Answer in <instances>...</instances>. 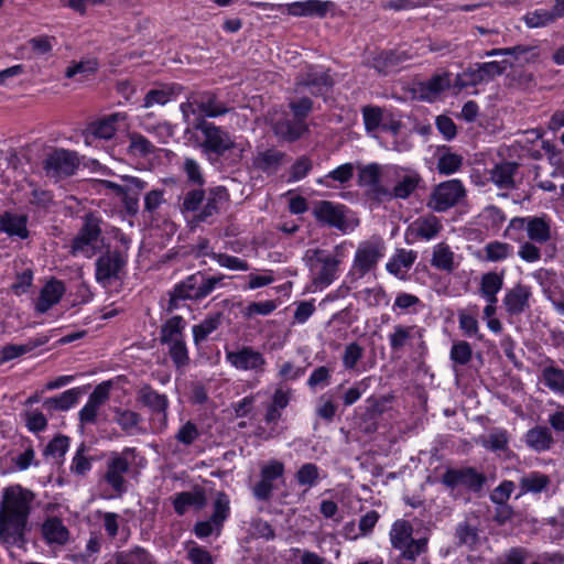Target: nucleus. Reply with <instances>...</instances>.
<instances>
[{"label": "nucleus", "instance_id": "obj_1", "mask_svg": "<svg viewBox=\"0 0 564 564\" xmlns=\"http://www.w3.org/2000/svg\"><path fill=\"white\" fill-rule=\"evenodd\" d=\"M420 174L397 164L369 163L358 166V184L377 200L406 199L419 186Z\"/></svg>", "mask_w": 564, "mask_h": 564}, {"label": "nucleus", "instance_id": "obj_2", "mask_svg": "<svg viewBox=\"0 0 564 564\" xmlns=\"http://www.w3.org/2000/svg\"><path fill=\"white\" fill-rule=\"evenodd\" d=\"M34 499L33 491L21 485L3 488L0 501L1 543L18 546L24 543Z\"/></svg>", "mask_w": 564, "mask_h": 564}, {"label": "nucleus", "instance_id": "obj_3", "mask_svg": "<svg viewBox=\"0 0 564 564\" xmlns=\"http://www.w3.org/2000/svg\"><path fill=\"white\" fill-rule=\"evenodd\" d=\"M195 128L200 130L204 135L202 147L206 152L215 153L218 156L229 152L230 160L234 163L241 161L251 150V144L248 140L240 137L234 138L228 131L212 122L202 119L195 124Z\"/></svg>", "mask_w": 564, "mask_h": 564}, {"label": "nucleus", "instance_id": "obj_4", "mask_svg": "<svg viewBox=\"0 0 564 564\" xmlns=\"http://www.w3.org/2000/svg\"><path fill=\"white\" fill-rule=\"evenodd\" d=\"M351 246L350 242H343L336 246L332 252L322 249L308 251L315 284L324 289L337 279L339 265L347 256L348 247Z\"/></svg>", "mask_w": 564, "mask_h": 564}, {"label": "nucleus", "instance_id": "obj_5", "mask_svg": "<svg viewBox=\"0 0 564 564\" xmlns=\"http://www.w3.org/2000/svg\"><path fill=\"white\" fill-rule=\"evenodd\" d=\"M384 254L386 246L380 238H372L359 242L349 270V275L354 279H361L373 272Z\"/></svg>", "mask_w": 564, "mask_h": 564}, {"label": "nucleus", "instance_id": "obj_6", "mask_svg": "<svg viewBox=\"0 0 564 564\" xmlns=\"http://www.w3.org/2000/svg\"><path fill=\"white\" fill-rule=\"evenodd\" d=\"M314 216L318 223L334 227L343 234L354 231L359 225L355 213L341 204L328 200H323L315 206Z\"/></svg>", "mask_w": 564, "mask_h": 564}, {"label": "nucleus", "instance_id": "obj_7", "mask_svg": "<svg viewBox=\"0 0 564 564\" xmlns=\"http://www.w3.org/2000/svg\"><path fill=\"white\" fill-rule=\"evenodd\" d=\"M223 276H205L195 273L176 284L172 300H200L209 295L221 282Z\"/></svg>", "mask_w": 564, "mask_h": 564}, {"label": "nucleus", "instance_id": "obj_8", "mask_svg": "<svg viewBox=\"0 0 564 564\" xmlns=\"http://www.w3.org/2000/svg\"><path fill=\"white\" fill-rule=\"evenodd\" d=\"M138 401L148 406L152 412L151 432L159 434L165 431L167 427V397L156 392L149 386H144L138 391Z\"/></svg>", "mask_w": 564, "mask_h": 564}, {"label": "nucleus", "instance_id": "obj_9", "mask_svg": "<svg viewBox=\"0 0 564 564\" xmlns=\"http://www.w3.org/2000/svg\"><path fill=\"white\" fill-rule=\"evenodd\" d=\"M466 189L459 180L440 183L432 191L427 206L438 213L446 212L464 199Z\"/></svg>", "mask_w": 564, "mask_h": 564}, {"label": "nucleus", "instance_id": "obj_10", "mask_svg": "<svg viewBox=\"0 0 564 564\" xmlns=\"http://www.w3.org/2000/svg\"><path fill=\"white\" fill-rule=\"evenodd\" d=\"M180 109L186 120L191 115L215 118L228 112V108L210 93L192 94L185 102L181 104Z\"/></svg>", "mask_w": 564, "mask_h": 564}, {"label": "nucleus", "instance_id": "obj_11", "mask_svg": "<svg viewBox=\"0 0 564 564\" xmlns=\"http://www.w3.org/2000/svg\"><path fill=\"white\" fill-rule=\"evenodd\" d=\"M226 361L237 370L252 372L256 376L263 375L268 366L263 354L251 346L226 351Z\"/></svg>", "mask_w": 564, "mask_h": 564}, {"label": "nucleus", "instance_id": "obj_12", "mask_svg": "<svg viewBox=\"0 0 564 564\" xmlns=\"http://www.w3.org/2000/svg\"><path fill=\"white\" fill-rule=\"evenodd\" d=\"M100 234L99 220L93 215L87 216L82 230L73 241V253L85 258L95 256L101 247Z\"/></svg>", "mask_w": 564, "mask_h": 564}, {"label": "nucleus", "instance_id": "obj_13", "mask_svg": "<svg viewBox=\"0 0 564 564\" xmlns=\"http://www.w3.org/2000/svg\"><path fill=\"white\" fill-rule=\"evenodd\" d=\"M365 128L368 132H387L397 134L401 128L400 117L393 112L376 106H367L362 109Z\"/></svg>", "mask_w": 564, "mask_h": 564}, {"label": "nucleus", "instance_id": "obj_14", "mask_svg": "<svg viewBox=\"0 0 564 564\" xmlns=\"http://www.w3.org/2000/svg\"><path fill=\"white\" fill-rule=\"evenodd\" d=\"M513 229H525L528 238L539 243L546 242L551 238L550 221L545 217H514L510 220L506 235H510Z\"/></svg>", "mask_w": 564, "mask_h": 564}, {"label": "nucleus", "instance_id": "obj_15", "mask_svg": "<svg viewBox=\"0 0 564 564\" xmlns=\"http://www.w3.org/2000/svg\"><path fill=\"white\" fill-rule=\"evenodd\" d=\"M332 86L333 79L327 70L318 66H308L296 84V91L307 90L312 95L323 96Z\"/></svg>", "mask_w": 564, "mask_h": 564}, {"label": "nucleus", "instance_id": "obj_16", "mask_svg": "<svg viewBox=\"0 0 564 564\" xmlns=\"http://www.w3.org/2000/svg\"><path fill=\"white\" fill-rule=\"evenodd\" d=\"M443 229V224L434 215H424L413 220L405 231L408 243L417 241H431L435 239Z\"/></svg>", "mask_w": 564, "mask_h": 564}, {"label": "nucleus", "instance_id": "obj_17", "mask_svg": "<svg viewBox=\"0 0 564 564\" xmlns=\"http://www.w3.org/2000/svg\"><path fill=\"white\" fill-rule=\"evenodd\" d=\"M132 448H126L120 454H115L107 462V469L104 480L111 487L116 495H122L127 490L124 475L129 470V460L127 454Z\"/></svg>", "mask_w": 564, "mask_h": 564}, {"label": "nucleus", "instance_id": "obj_18", "mask_svg": "<svg viewBox=\"0 0 564 564\" xmlns=\"http://www.w3.org/2000/svg\"><path fill=\"white\" fill-rule=\"evenodd\" d=\"M261 479L254 485L252 492L259 500H268L274 489L273 481L284 474V464L271 459L261 466Z\"/></svg>", "mask_w": 564, "mask_h": 564}, {"label": "nucleus", "instance_id": "obj_19", "mask_svg": "<svg viewBox=\"0 0 564 564\" xmlns=\"http://www.w3.org/2000/svg\"><path fill=\"white\" fill-rule=\"evenodd\" d=\"M442 482L451 489L465 487L477 490L482 486L484 477L470 467L449 468L442 476Z\"/></svg>", "mask_w": 564, "mask_h": 564}, {"label": "nucleus", "instance_id": "obj_20", "mask_svg": "<svg viewBox=\"0 0 564 564\" xmlns=\"http://www.w3.org/2000/svg\"><path fill=\"white\" fill-rule=\"evenodd\" d=\"M126 264L124 258L119 252H109L101 256L96 262V280L104 288L110 285L112 280L119 278V273Z\"/></svg>", "mask_w": 564, "mask_h": 564}, {"label": "nucleus", "instance_id": "obj_21", "mask_svg": "<svg viewBox=\"0 0 564 564\" xmlns=\"http://www.w3.org/2000/svg\"><path fill=\"white\" fill-rule=\"evenodd\" d=\"M452 86V78L448 72L433 75L431 78L416 84L414 91L419 98L426 101H435L445 90Z\"/></svg>", "mask_w": 564, "mask_h": 564}, {"label": "nucleus", "instance_id": "obj_22", "mask_svg": "<svg viewBox=\"0 0 564 564\" xmlns=\"http://www.w3.org/2000/svg\"><path fill=\"white\" fill-rule=\"evenodd\" d=\"M124 120L126 115L117 112L91 122L85 131L86 143H90L95 139H111L117 131L118 122Z\"/></svg>", "mask_w": 564, "mask_h": 564}, {"label": "nucleus", "instance_id": "obj_23", "mask_svg": "<svg viewBox=\"0 0 564 564\" xmlns=\"http://www.w3.org/2000/svg\"><path fill=\"white\" fill-rule=\"evenodd\" d=\"M28 221L26 215L4 212L0 215V232L6 234L12 240H25L30 235Z\"/></svg>", "mask_w": 564, "mask_h": 564}, {"label": "nucleus", "instance_id": "obj_24", "mask_svg": "<svg viewBox=\"0 0 564 564\" xmlns=\"http://www.w3.org/2000/svg\"><path fill=\"white\" fill-rule=\"evenodd\" d=\"M486 56L510 55L519 66L535 64L540 61L541 51L538 45H516L507 48H494Z\"/></svg>", "mask_w": 564, "mask_h": 564}, {"label": "nucleus", "instance_id": "obj_25", "mask_svg": "<svg viewBox=\"0 0 564 564\" xmlns=\"http://www.w3.org/2000/svg\"><path fill=\"white\" fill-rule=\"evenodd\" d=\"M422 328L416 325L397 324L388 335L390 348L402 351L413 345L415 339L422 338Z\"/></svg>", "mask_w": 564, "mask_h": 564}, {"label": "nucleus", "instance_id": "obj_26", "mask_svg": "<svg viewBox=\"0 0 564 564\" xmlns=\"http://www.w3.org/2000/svg\"><path fill=\"white\" fill-rule=\"evenodd\" d=\"M564 17V0H555L551 10L540 8L529 11L523 21L530 29L544 28Z\"/></svg>", "mask_w": 564, "mask_h": 564}, {"label": "nucleus", "instance_id": "obj_27", "mask_svg": "<svg viewBox=\"0 0 564 564\" xmlns=\"http://www.w3.org/2000/svg\"><path fill=\"white\" fill-rule=\"evenodd\" d=\"M44 169L53 176L70 175L76 169V158L69 151L56 150L45 160Z\"/></svg>", "mask_w": 564, "mask_h": 564}, {"label": "nucleus", "instance_id": "obj_28", "mask_svg": "<svg viewBox=\"0 0 564 564\" xmlns=\"http://www.w3.org/2000/svg\"><path fill=\"white\" fill-rule=\"evenodd\" d=\"M521 495L525 494H554L556 487L552 478L542 471H530L523 475L519 481Z\"/></svg>", "mask_w": 564, "mask_h": 564}, {"label": "nucleus", "instance_id": "obj_29", "mask_svg": "<svg viewBox=\"0 0 564 564\" xmlns=\"http://www.w3.org/2000/svg\"><path fill=\"white\" fill-rule=\"evenodd\" d=\"M110 382L98 384L90 393L86 404L79 411V419L83 423H94L100 406L109 398Z\"/></svg>", "mask_w": 564, "mask_h": 564}, {"label": "nucleus", "instance_id": "obj_30", "mask_svg": "<svg viewBox=\"0 0 564 564\" xmlns=\"http://www.w3.org/2000/svg\"><path fill=\"white\" fill-rule=\"evenodd\" d=\"M64 293L65 286L63 282L55 279L50 280L40 292L35 303L36 312L41 314L46 313L61 301Z\"/></svg>", "mask_w": 564, "mask_h": 564}, {"label": "nucleus", "instance_id": "obj_31", "mask_svg": "<svg viewBox=\"0 0 564 564\" xmlns=\"http://www.w3.org/2000/svg\"><path fill=\"white\" fill-rule=\"evenodd\" d=\"M531 291L527 285L518 284L510 289L505 297L503 305L510 315H519L529 307Z\"/></svg>", "mask_w": 564, "mask_h": 564}, {"label": "nucleus", "instance_id": "obj_32", "mask_svg": "<svg viewBox=\"0 0 564 564\" xmlns=\"http://www.w3.org/2000/svg\"><path fill=\"white\" fill-rule=\"evenodd\" d=\"M416 257L417 254L413 250L398 249L388 260L386 269L390 274L399 279H404L416 260Z\"/></svg>", "mask_w": 564, "mask_h": 564}, {"label": "nucleus", "instance_id": "obj_33", "mask_svg": "<svg viewBox=\"0 0 564 564\" xmlns=\"http://www.w3.org/2000/svg\"><path fill=\"white\" fill-rule=\"evenodd\" d=\"M113 413L115 422L128 435H140L147 433V430L141 425L142 417L139 413L121 408H116Z\"/></svg>", "mask_w": 564, "mask_h": 564}, {"label": "nucleus", "instance_id": "obj_34", "mask_svg": "<svg viewBox=\"0 0 564 564\" xmlns=\"http://www.w3.org/2000/svg\"><path fill=\"white\" fill-rule=\"evenodd\" d=\"M50 337L47 335H37L33 338H30L24 344H12L7 345L1 348L0 356L3 361H9L12 359H15L18 357H21L25 354H29L33 351L34 349L45 345L48 341Z\"/></svg>", "mask_w": 564, "mask_h": 564}, {"label": "nucleus", "instance_id": "obj_35", "mask_svg": "<svg viewBox=\"0 0 564 564\" xmlns=\"http://www.w3.org/2000/svg\"><path fill=\"white\" fill-rule=\"evenodd\" d=\"M42 535L47 544L64 545L69 539V532L62 520L55 517L46 519L42 524Z\"/></svg>", "mask_w": 564, "mask_h": 564}, {"label": "nucleus", "instance_id": "obj_36", "mask_svg": "<svg viewBox=\"0 0 564 564\" xmlns=\"http://www.w3.org/2000/svg\"><path fill=\"white\" fill-rule=\"evenodd\" d=\"M206 505V497L203 490L184 491L175 495L173 506L177 514L182 516L191 508L202 509Z\"/></svg>", "mask_w": 564, "mask_h": 564}, {"label": "nucleus", "instance_id": "obj_37", "mask_svg": "<svg viewBox=\"0 0 564 564\" xmlns=\"http://www.w3.org/2000/svg\"><path fill=\"white\" fill-rule=\"evenodd\" d=\"M182 86L172 84L151 89L144 97L143 107L150 108L155 105L164 106L174 100L182 91Z\"/></svg>", "mask_w": 564, "mask_h": 564}, {"label": "nucleus", "instance_id": "obj_38", "mask_svg": "<svg viewBox=\"0 0 564 564\" xmlns=\"http://www.w3.org/2000/svg\"><path fill=\"white\" fill-rule=\"evenodd\" d=\"M186 322L182 316L169 318L161 327L160 339L164 345H172L184 340Z\"/></svg>", "mask_w": 564, "mask_h": 564}, {"label": "nucleus", "instance_id": "obj_39", "mask_svg": "<svg viewBox=\"0 0 564 564\" xmlns=\"http://www.w3.org/2000/svg\"><path fill=\"white\" fill-rule=\"evenodd\" d=\"M272 126L274 133L288 141H293L299 139L303 132L306 130V124L301 119H293V120H280V119H272Z\"/></svg>", "mask_w": 564, "mask_h": 564}, {"label": "nucleus", "instance_id": "obj_40", "mask_svg": "<svg viewBox=\"0 0 564 564\" xmlns=\"http://www.w3.org/2000/svg\"><path fill=\"white\" fill-rule=\"evenodd\" d=\"M503 213L496 206H488L477 216V225L488 234H496L505 223Z\"/></svg>", "mask_w": 564, "mask_h": 564}, {"label": "nucleus", "instance_id": "obj_41", "mask_svg": "<svg viewBox=\"0 0 564 564\" xmlns=\"http://www.w3.org/2000/svg\"><path fill=\"white\" fill-rule=\"evenodd\" d=\"M516 170L514 163L498 164L490 171V180L500 189L513 188Z\"/></svg>", "mask_w": 564, "mask_h": 564}, {"label": "nucleus", "instance_id": "obj_42", "mask_svg": "<svg viewBox=\"0 0 564 564\" xmlns=\"http://www.w3.org/2000/svg\"><path fill=\"white\" fill-rule=\"evenodd\" d=\"M525 443L530 448L540 453L550 449L553 437L547 427L535 426L527 432Z\"/></svg>", "mask_w": 564, "mask_h": 564}, {"label": "nucleus", "instance_id": "obj_43", "mask_svg": "<svg viewBox=\"0 0 564 564\" xmlns=\"http://www.w3.org/2000/svg\"><path fill=\"white\" fill-rule=\"evenodd\" d=\"M422 307V301L414 294L400 292L395 295L392 312L397 316L416 314Z\"/></svg>", "mask_w": 564, "mask_h": 564}, {"label": "nucleus", "instance_id": "obj_44", "mask_svg": "<svg viewBox=\"0 0 564 564\" xmlns=\"http://www.w3.org/2000/svg\"><path fill=\"white\" fill-rule=\"evenodd\" d=\"M482 260L487 262H499L513 254V247L507 242L491 241L482 250Z\"/></svg>", "mask_w": 564, "mask_h": 564}, {"label": "nucleus", "instance_id": "obj_45", "mask_svg": "<svg viewBox=\"0 0 564 564\" xmlns=\"http://www.w3.org/2000/svg\"><path fill=\"white\" fill-rule=\"evenodd\" d=\"M121 180L126 183L124 185L110 181H101L100 185L111 189L118 196H126L128 192H140L145 188V183L138 177L123 175Z\"/></svg>", "mask_w": 564, "mask_h": 564}, {"label": "nucleus", "instance_id": "obj_46", "mask_svg": "<svg viewBox=\"0 0 564 564\" xmlns=\"http://www.w3.org/2000/svg\"><path fill=\"white\" fill-rule=\"evenodd\" d=\"M503 285V274L496 272H488L481 276L480 280V294L484 299H490L491 302L497 299Z\"/></svg>", "mask_w": 564, "mask_h": 564}, {"label": "nucleus", "instance_id": "obj_47", "mask_svg": "<svg viewBox=\"0 0 564 564\" xmlns=\"http://www.w3.org/2000/svg\"><path fill=\"white\" fill-rule=\"evenodd\" d=\"M413 528L405 520H397L390 530V542L397 550L404 547V545L412 539Z\"/></svg>", "mask_w": 564, "mask_h": 564}, {"label": "nucleus", "instance_id": "obj_48", "mask_svg": "<svg viewBox=\"0 0 564 564\" xmlns=\"http://www.w3.org/2000/svg\"><path fill=\"white\" fill-rule=\"evenodd\" d=\"M542 382L552 392L564 393V370L554 366H547L542 370Z\"/></svg>", "mask_w": 564, "mask_h": 564}, {"label": "nucleus", "instance_id": "obj_49", "mask_svg": "<svg viewBox=\"0 0 564 564\" xmlns=\"http://www.w3.org/2000/svg\"><path fill=\"white\" fill-rule=\"evenodd\" d=\"M431 263L436 269L451 271L454 268V253L447 245L437 243L434 247Z\"/></svg>", "mask_w": 564, "mask_h": 564}, {"label": "nucleus", "instance_id": "obj_50", "mask_svg": "<svg viewBox=\"0 0 564 564\" xmlns=\"http://www.w3.org/2000/svg\"><path fill=\"white\" fill-rule=\"evenodd\" d=\"M481 84H486V83L484 82V77H482L478 66L476 65V67L467 68L464 72L457 74V76L453 83V87L458 90H462V89H465L468 87H475V86H478Z\"/></svg>", "mask_w": 564, "mask_h": 564}, {"label": "nucleus", "instance_id": "obj_51", "mask_svg": "<svg viewBox=\"0 0 564 564\" xmlns=\"http://www.w3.org/2000/svg\"><path fill=\"white\" fill-rule=\"evenodd\" d=\"M508 443L509 435L505 429H495L487 436H484L480 440V444L492 452L507 449Z\"/></svg>", "mask_w": 564, "mask_h": 564}, {"label": "nucleus", "instance_id": "obj_52", "mask_svg": "<svg viewBox=\"0 0 564 564\" xmlns=\"http://www.w3.org/2000/svg\"><path fill=\"white\" fill-rule=\"evenodd\" d=\"M459 329L466 337L481 339L482 335L479 332V323L476 314H470L466 311H459L458 314Z\"/></svg>", "mask_w": 564, "mask_h": 564}, {"label": "nucleus", "instance_id": "obj_53", "mask_svg": "<svg viewBox=\"0 0 564 564\" xmlns=\"http://www.w3.org/2000/svg\"><path fill=\"white\" fill-rule=\"evenodd\" d=\"M229 498L226 494L219 492L217 495V498L214 502V510L210 519L213 520V523L217 528V531L220 530L223 523L227 520L230 513V507H229Z\"/></svg>", "mask_w": 564, "mask_h": 564}, {"label": "nucleus", "instance_id": "obj_54", "mask_svg": "<svg viewBox=\"0 0 564 564\" xmlns=\"http://www.w3.org/2000/svg\"><path fill=\"white\" fill-rule=\"evenodd\" d=\"M128 153L135 158H145L153 152V144L142 134L131 133L129 135Z\"/></svg>", "mask_w": 564, "mask_h": 564}, {"label": "nucleus", "instance_id": "obj_55", "mask_svg": "<svg viewBox=\"0 0 564 564\" xmlns=\"http://www.w3.org/2000/svg\"><path fill=\"white\" fill-rule=\"evenodd\" d=\"M473 357V348L469 343L465 340L454 341L449 351V358L456 366L467 365Z\"/></svg>", "mask_w": 564, "mask_h": 564}, {"label": "nucleus", "instance_id": "obj_56", "mask_svg": "<svg viewBox=\"0 0 564 564\" xmlns=\"http://www.w3.org/2000/svg\"><path fill=\"white\" fill-rule=\"evenodd\" d=\"M219 326L218 316H207L199 324L193 326V339L196 345L204 341Z\"/></svg>", "mask_w": 564, "mask_h": 564}, {"label": "nucleus", "instance_id": "obj_57", "mask_svg": "<svg viewBox=\"0 0 564 564\" xmlns=\"http://www.w3.org/2000/svg\"><path fill=\"white\" fill-rule=\"evenodd\" d=\"M463 164V158L456 153L445 151L437 161V170L441 174L449 175L457 172Z\"/></svg>", "mask_w": 564, "mask_h": 564}, {"label": "nucleus", "instance_id": "obj_58", "mask_svg": "<svg viewBox=\"0 0 564 564\" xmlns=\"http://www.w3.org/2000/svg\"><path fill=\"white\" fill-rule=\"evenodd\" d=\"M295 478L299 485L311 488L318 482L319 469L315 464L306 463L299 468Z\"/></svg>", "mask_w": 564, "mask_h": 564}, {"label": "nucleus", "instance_id": "obj_59", "mask_svg": "<svg viewBox=\"0 0 564 564\" xmlns=\"http://www.w3.org/2000/svg\"><path fill=\"white\" fill-rule=\"evenodd\" d=\"M28 430L32 433H40L47 426V419L39 409H28L23 413Z\"/></svg>", "mask_w": 564, "mask_h": 564}, {"label": "nucleus", "instance_id": "obj_60", "mask_svg": "<svg viewBox=\"0 0 564 564\" xmlns=\"http://www.w3.org/2000/svg\"><path fill=\"white\" fill-rule=\"evenodd\" d=\"M359 299L369 306L388 305L389 299L381 286L368 288L359 292Z\"/></svg>", "mask_w": 564, "mask_h": 564}, {"label": "nucleus", "instance_id": "obj_61", "mask_svg": "<svg viewBox=\"0 0 564 564\" xmlns=\"http://www.w3.org/2000/svg\"><path fill=\"white\" fill-rule=\"evenodd\" d=\"M282 154L273 149L259 152L254 158V165L263 171L275 169Z\"/></svg>", "mask_w": 564, "mask_h": 564}, {"label": "nucleus", "instance_id": "obj_62", "mask_svg": "<svg viewBox=\"0 0 564 564\" xmlns=\"http://www.w3.org/2000/svg\"><path fill=\"white\" fill-rule=\"evenodd\" d=\"M56 44V39L50 35L34 36L29 41V46L32 52L39 56L51 54Z\"/></svg>", "mask_w": 564, "mask_h": 564}, {"label": "nucleus", "instance_id": "obj_63", "mask_svg": "<svg viewBox=\"0 0 564 564\" xmlns=\"http://www.w3.org/2000/svg\"><path fill=\"white\" fill-rule=\"evenodd\" d=\"M364 356V348L357 343H350L345 347L343 354V365L345 369L352 370L355 369L358 361Z\"/></svg>", "mask_w": 564, "mask_h": 564}, {"label": "nucleus", "instance_id": "obj_64", "mask_svg": "<svg viewBox=\"0 0 564 564\" xmlns=\"http://www.w3.org/2000/svg\"><path fill=\"white\" fill-rule=\"evenodd\" d=\"M118 564H152L151 555L143 549H134L118 557Z\"/></svg>", "mask_w": 564, "mask_h": 564}]
</instances>
